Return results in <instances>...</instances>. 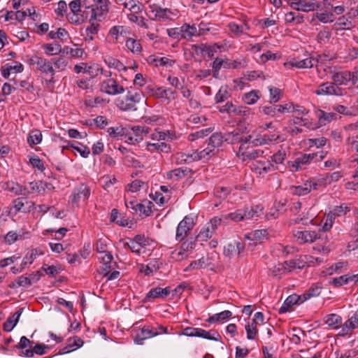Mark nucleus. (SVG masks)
Wrapping results in <instances>:
<instances>
[{
	"instance_id": "48",
	"label": "nucleus",
	"mask_w": 358,
	"mask_h": 358,
	"mask_svg": "<svg viewBox=\"0 0 358 358\" xmlns=\"http://www.w3.org/2000/svg\"><path fill=\"white\" fill-rule=\"evenodd\" d=\"M100 71L101 73L103 74V69L101 68L98 64L94 66H87L85 71H84L85 73L89 74L91 78H94L98 75V72Z\"/></svg>"
},
{
	"instance_id": "5",
	"label": "nucleus",
	"mask_w": 358,
	"mask_h": 358,
	"mask_svg": "<svg viewBox=\"0 0 358 358\" xmlns=\"http://www.w3.org/2000/svg\"><path fill=\"white\" fill-rule=\"evenodd\" d=\"M29 63L31 65H36V69L43 73H50L52 76L55 74L52 61H48L46 59L35 55L30 58Z\"/></svg>"
},
{
	"instance_id": "37",
	"label": "nucleus",
	"mask_w": 358,
	"mask_h": 358,
	"mask_svg": "<svg viewBox=\"0 0 358 358\" xmlns=\"http://www.w3.org/2000/svg\"><path fill=\"white\" fill-rule=\"evenodd\" d=\"M148 149L152 152L154 150L158 151L159 152H165L168 153L171 151V147L169 145L166 143H148Z\"/></svg>"
},
{
	"instance_id": "50",
	"label": "nucleus",
	"mask_w": 358,
	"mask_h": 358,
	"mask_svg": "<svg viewBox=\"0 0 358 358\" xmlns=\"http://www.w3.org/2000/svg\"><path fill=\"white\" fill-rule=\"evenodd\" d=\"M252 141V139L251 135H248L247 136L241 138L238 140V142L241 143L238 150V153L245 150H248L249 148V145H247V144H251Z\"/></svg>"
},
{
	"instance_id": "26",
	"label": "nucleus",
	"mask_w": 358,
	"mask_h": 358,
	"mask_svg": "<svg viewBox=\"0 0 358 358\" xmlns=\"http://www.w3.org/2000/svg\"><path fill=\"white\" fill-rule=\"evenodd\" d=\"M125 205L127 208H131L135 213H139L140 215H150L151 213V208L148 207L145 208L143 204L138 203L136 201H125Z\"/></svg>"
},
{
	"instance_id": "61",
	"label": "nucleus",
	"mask_w": 358,
	"mask_h": 358,
	"mask_svg": "<svg viewBox=\"0 0 358 358\" xmlns=\"http://www.w3.org/2000/svg\"><path fill=\"white\" fill-rule=\"evenodd\" d=\"M180 29L181 38H191L192 37V34L189 30V24H184L180 27Z\"/></svg>"
},
{
	"instance_id": "32",
	"label": "nucleus",
	"mask_w": 358,
	"mask_h": 358,
	"mask_svg": "<svg viewBox=\"0 0 358 358\" xmlns=\"http://www.w3.org/2000/svg\"><path fill=\"white\" fill-rule=\"evenodd\" d=\"M321 292L322 287L319 284L313 285L307 292L301 295V296H302V301L304 302L312 297L319 296Z\"/></svg>"
},
{
	"instance_id": "13",
	"label": "nucleus",
	"mask_w": 358,
	"mask_h": 358,
	"mask_svg": "<svg viewBox=\"0 0 358 358\" xmlns=\"http://www.w3.org/2000/svg\"><path fill=\"white\" fill-rule=\"evenodd\" d=\"M214 155L215 150L210 146H208L207 148L203 149L200 152L196 151L192 154H182V157H185L182 160L187 162V158H192L193 160H200L206 158L208 159L210 156Z\"/></svg>"
},
{
	"instance_id": "43",
	"label": "nucleus",
	"mask_w": 358,
	"mask_h": 358,
	"mask_svg": "<svg viewBox=\"0 0 358 358\" xmlns=\"http://www.w3.org/2000/svg\"><path fill=\"white\" fill-rule=\"evenodd\" d=\"M105 62L110 68H114L118 71L127 70V67L120 60L115 58L110 57L108 60H105Z\"/></svg>"
},
{
	"instance_id": "41",
	"label": "nucleus",
	"mask_w": 358,
	"mask_h": 358,
	"mask_svg": "<svg viewBox=\"0 0 358 358\" xmlns=\"http://www.w3.org/2000/svg\"><path fill=\"white\" fill-rule=\"evenodd\" d=\"M325 323L329 327L337 328L338 324L341 323V317L336 314H330L327 315Z\"/></svg>"
},
{
	"instance_id": "64",
	"label": "nucleus",
	"mask_w": 358,
	"mask_h": 358,
	"mask_svg": "<svg viewBox=\"0 0 358 358\" xmlns=\"http://www.w3.org/2000/svg\"><path fill=\"white\" fill-rule=\"evenodd\" d=\"M43 270L47 275L55 276L59 273V270L55 266H48L44 264L42 267Z\"/></svg>"
},
{
	"instance_id": "14",
	"label": "nucleus",
	"mask_w": 358,
	"mask_h": 358,
	"mask_svg": "<svg viewBox=\"0 0 358 358\" xmlns=\"http://www.w3.org/2000/svg\"><path fill=\"white\" fill-rule=\"evenodd\" d=\"M214 155L215 150L210 146H208L207 148L203 149L200 152L196 151L192 154H182V157H185L182 160L187 162V158H192L193 160H200L206 158L208 159L210 156Z\"/></svg>"
},
{
	"instance_id": "46",
	"label": "nucleus",
	"mask_w": 358,
	"mask_h": 358,
	"mask_svg": "<svg viewBox=\"0 0 358 358\" xmlns=\"http://www.w3.org/2000/svg\"><path fill=\"white\" fill-rule=\"evenodd\" d=\"M108 132L111 137H116L118 136H127V130L126 128L118 127H110L108 129Z\"/></svg>"
},
{
	"instance_id": "38",
	"label": "nucleus",
	"mask_w": 358,
	"mask_h": 358,
	"mask_svg": "<svg viewBox=\"0 0 358 358\" xmlns=\"http://www.w3.org/2000/svg\"><path fill=\"white\" fill-rule=\"evenodd\" d=\"M42 141V134L39 130L34 129L29 132L27 142L31 145L39 144Z\"/></svg>"
},
{
	"instance_id": "57",
	"label": "nucleus",
	"mask_w": 358,
	"mask_h": 358,
	"mask_svg": "<svg viewBox=\"0 0 358 358\" xmlns=\"http://www.w3.org/2000/svg\"><path fill=\"white\" fill-rule=\"evenodd\" d=\"M29 188L31 192L40 193L42 190H45V187L42 181L40 180L29 182Z\"/></svg>"
},
{
	"instance_id": "28",
	"label": "nucleus",
	"mask_w": 358,
	"mask_h": 358,
	"mask_svg": "<svg viewBox=\"0 0 358 358\" xmlns=\"http://www.w3.org/2000/svg\"><path fill=\"white\" fill-rule=\"evenodd\" d=\"M192 171L190 169L185 168H178L174 170H172L167 173V178L168 179H174L176 180H178L183 177H185L189 173H192Z\"/></svg>"
},
{
	"instance_id": "12",
	"label": "nucleus",
	"mask_w": 358,
	"mask_h": 358,
	"mask_svg": "<svg viewBox=\"0 0 358 358\" xmlns=\"http://www.w3.org/2000/svg\"><path fill=\"white\" fill-rule=\"evenodd\" d=\"M245 250V244L240 241L228 243L224 248V255L231 258L235 254L240 255Z\"/></svg>"
},
{
	"instance_id": "7",
	"label": "nucleus",
	"mask_w": 358,
	"mask_h": 358,
	"mask_svg": "<svg viewBox=\"0 0 358 358\" xmlns=\"http://www.w3.org/2000/svg\"><path fill=\"white\" fill-rule=\"evenodd\" d=\"M275 166L268 159L255 161L252 164V169L258 174H266L275 170Z\"/></svg>"
},
{
	"instance_id": "56",
	"label": "nucleus",
	"mask_w": 358,
	"mask_h": 358,
	"mask_svg": "<svg viewBox=\"0 0 358 358\" xmlns=\"http://www.w3.org/2000/svg\"><path fill=\"white\" fill-rule=\"evenodd\" d=\"M215 231H213L212 229H209V227H208L206 229L203 230V231H201L196 236V239L201 241H206L207 240L208 238H210L212 237L213 236V234L214 233Z\"/></svg>"
},
{
	"instance_id": "45",
	"label": "nucleus",
	"mask_w": 358,
	"mask_h": 358,
	"mask_svg": "<svg viewBox=\"0 0 358 358\" xmlns=\"http://www.w3.org/2000/svg\"><path fill=\"white\" fill-rule=\"evenodd\" d=\"M269 92H270V102L271 103H276L278 102L282 96V90L279 88L275 87H269Z\"/></svg>"
},
{
	"instance_id": "63",
	"label": "nucleus",
	"mask_w": 358,
	"mask_h": 358,
	"mask_svg": "<svg viewBox=\"0 0 358 358\" xmlns=\"http://www.w3.org/2000/svg\"><path fill=\"white\" fill-rule=\"evenodd\" d=\"M22 235H17L14 231H9L5 236L6 242L12 244L18 239H22Z\"/></svg>"
},
{
	"instance_id": "19",
	"label": "nucleus",
	"mask_w": 358,
	"mask_h": 358,
	"mask_svg": "<svg viewBox=\"0 0 358 358\" xmlns=\"http://www.w3.org/2000/svg\"><path fill=\"white\" fill-rule=\"evenodd\" d=\"M302 303H303V301H302V296H301V295L292 294L285 299L278 312L280 314L285 313L289 311V309L293 305L301 304Z\"/></svg>"
},
{
	"instance_id": "6",
	"label": "nucleus",
	"mask_w": 358,
	"mask_h": 358,
	"mask_svg": "<svg viewBox=\"0 0 358 358\" xmlns=\"http://www.w3.org/2000/svg\"><path fill=\"white\" fill-rule=\"evenodd\" d=\"M344 90L340 88L334 83H324L319 85L315 94L317 95H336L342 96Z\"/></svg>"
},
{
	"instance_id": "11",
	"label": "nucleus",
	"mask_w": 358,
	"mask_h": 358,
	"mask_svg": "<svg viewBox=\"0 0 358 358\" xmlns=\"http://www.w3.org/2000/svg\"><path fill=\"white\" fill-rule=\"evenodd\" d=\"M291 108H294V104L290 102L285 105L264 106L262 110L266 115L274 116L277 112L280 113L290 112Z\"/></svg>"
},
{
	"instance_id": "1",
	"label": "nucleus",
	"mask_w": 358,
	"mask_h": 358,
	"mask_svg": "<svg viewBox=\"0 0 358 358\" xmlns=\"http://www.w3.org/2000/svg\"><path fill=\"white\" fill-rule=\"evenodd\" d=\"M117 105L120 110L124 111L145 110L146 100L142 93L128 91L124 98L117 99Z\"/></svg>"
},
{
	"instance_id": "51",
	"label": "nucleus",
	"mask_w": 358,
	"mask_h": 358,
	"mask_svg": "<svg viewBox=\"0 0 358 358\" xmlns=\"http://www.w3.org/2000/svg\"><path fill=\"white\" fill-rule=\"evenodd\" d=\"M314 160V155L303 154L297 157V163H300L301 166L310 164Z\"/></svg>"
},
{
	"instance_id": "47",
	"label": "nucleus",
	"mask_w": 358,
	"mask_h": 358,
	"mask_svg": "<svg viewBox=\"0 0 358 358\" xmlns=\"http://www.w3.org/2000/svg\"><path fill=\"white\" fill-rule=\"evenodd\" d=\"M213 129L211 128H206L205 129H201L200 131H198L195 133H192L189 134L188 139L189 141H194L196 138H203L204 136H206L208 135Z\"/></svg>"
},
{
	"instance_id": "54",
	"label": "nucleus",
	"mask_w": 358,
	"mask_h": 358,
	"mask_svg": "<svg viewBox=\"0 0 358 358\" xmlns=\"http://www.w3.org/2000/svg\"><path fill=\"white\" fill-rule=\"evenodd\" d=\"M107 242L108 240L106 238H99L96 241V250L97 252L103 253L107 252Z\"/></svg>"
},
{
	"instance_id": "27",
	"label": "nucleus",
	"mask_w": 358,
	"mask_h": 358,
	"mask_svg": "<svg viewBox=\"0 0 358 358\" xmlns=\"http://www.w3.org/2000/svg\"><path fill=\"white\" fill-rule=\"evenodd\" d=\"M245 220L257 219L263 214V207L261 206H252L243 210Z\"/></svg>"
},
{
	"instance_id": "8",
	"label": "nucleus",
	"mask_w": 358,
	"mask_h": 358,
	"mask_svg": "<svg viewBox=\"0 0 358 358\" xmlns=\"http://www.w3.org/2000/svg\"><path fill=\"white\" fill-rule=\"evenodd\" d=\"M294 236L301 243H313L321 238V234L315 231L305 230L294 232Z\"/></svg>"
},
{
	"instance_id": "42",
	"label": "nucleus",
	"mask_w": 358,
	"mask_h": 358,
	"mask_svg": "<svg viewBox=\"0 0 358 358\" xmlns=\"http://www.w3.org/2000/svg\"><path fill=\"white\" fill-rule=\"evenodd\" d=\"M126 46L133 53H140L142 50L141 43L133 38H129L126 41Z\"/></svg>"
},
{
	"instance_id": "34",
	"label": "nucleus",
	"mask_w": 358,
	"mask_h": 358,
	"mask_svg": "<svg viewBox=\"0 0 358 358\" xmlns=\"http://www.w3.org/2000/svg\"><path fill=\"white\" fill-rule=\"evenodd\" d=\"M290 190L293 195H296L299 196H304L310 192V186L309 184H306V182H305L303 185L291 186Z\"/></svg>"
},
{
	"instance_id": "4",
	"label": "nucleus",
	"mask_w": 358,
	"mask_h": 358,
	"mask_svg": "<svg viewBox=\"0 0 358 358\" xmlns=\"http://www.w3.org/2000/svg\"><path fill=\"white\" fill-rule=\"evenodd\" d=\"M217 332L213 330L207 331L203 329L194 327H186L182 331V334L187 336L201 337L208 340L217 341L218 339L213 336Z\"/></svg>"
},
{
	"instance_id": "36",
	"label": "nucleus",
	"mask_w": 358,
	"mask_h": 358,
	"mask_svg": "<svg viewBox=\"0 0 358 358\" xmlns=\"http://www.w3.org/2000/svg\"><path fill=\"white\" fill-rule=\"evenodd\" d=\"M223 143V136L220 132H216L211 135L208 139V145L215 150V148L220 147Z\"/></svg>"
},
{
	"instance_id": "20",
	"label": "nucleus",
	"mask_w": 358,
	"mask_h": 358,
	"mask_svg": "<svg viewBox=\"0 0 358 358\" xmlns=\"http://www.w3.org/2000/svg\"><path fill=\"white\" fill-rule=\"evenodd\" d=\"M171 293L169 287L165 288L155 287L151 289L146 294L145 299L150 301L156 298H166Z\"/></svg>"
},
{
	"instance_id": "2",
	"label": "nucleus",
	"mask_w": 358,
	"mask_h": 358,
	"mask_svg": "<svg viewBox=\"0 0 358 358\" xmlns=\"http://www.w3.org/2000/svg\"><path fill=\"white\" fill-rule=\"evenodd\" d=\"M194 227V222L193 218L189 216H185L178 225L176 239L178 241H183L188 236V234Z\"/></svg>"
},
{
	"instance_id": "40",
	"label": "nucleus",
	"mask_w": 358,
	"mask_h": 358,
	"mask_svg": "<svg viewBox=\"0 0 358 358\" xmlns=\"http://www.w3.org/2000/svg\"><path fill=\"white\" fill-rule=\"evenodd\" d=\"M259 91L252 90L250 92L245 93L243 96V101L249 105L254 104L259 99Z\"/></svg>"
},
{
	"instance_id": "33",
	"label": "nucleus",
	"mask_w": 358,
	"mask_h": 358,
	"mask_svg": "<svg viewBox=\"0 0 358 358\" xmlns=\"http://www.w3.org/2000/svg\"><path fill=\"white\" fill-rule=\"evenodd\" d=\"M347 265H348L347 262H337L335 264L332 265L331 266L322 271L321 273V275H322V276L331 275L335 273H340L342 268H343L345 266H346Z\"/></svg>"
},
{
	"instance_id": "22",
	"label": "nucleus",
	"mask_w": 358,
	"mask_h": 358,
	"mask_svg": "<svg viewBox=\"0 0 358 358\" xmlns=\"http://www.w3.org/2000/svg\"><path fill=\"white\" fill-rule=\"evenodd\" d=\"M23 308H20L13 315L9 317L3 324V329L5 331H10L17 324L20 315H22Z\"/></svg>"
},
{
	"instance_id": "62",
	"label": "nucleus",
	"mask_w": 358,
	"mask_h": 358,
	"mask_svg": "<svg viewBox=\"0 0 358 358\" xmlns=\"http://www.w3.org/2000/svg\"><path fill=\"white\" fill-rule=\"evenodd\" d=\"M29 162L34 167L37 168L38 170L43 171L45 169L43 162L38 157H31Z\"/></svg>"
},
{
	"instance_id": "16",
	"label": "nucleus",
	"mask_w": 358,
	"mask_h": 358,
	"mask_svg": "<svg viewBox=\"0 0 358 358\" xmlns=\"http://www.w3.org/2000/svg\"><path fill=\"white\" fill-rule=\"evenodd\" d=\"M113 257L109 252H106V255L101 257L103 265L100 268L99 273L103 276L108 275L113 268V266L116 264L115 262H113Z\"/></svg>"
},
{
	"instance_id": "17",
	"label": "nucleus",
	"mask_w": 358,
	"mask_h": 358,
	"mask_svg": "<svg viewBox=\"0 0 358 358\" xmlns=\"http://www.w3.org/2000/svg\"><path fill=\"white\" fill-rule=\"evenodd\" d=\"M84 342L78 336L69 338L66 341V345L59 351V354H66L83 346Z\"/></svg>"
},
{
	"instance_id": "18",
	"label": "nucleus",
	"mask_w": 358,
	"mask_h": 358,
	"mask_svg": "<svg viewBox=\"0 0 358 358\" xmlns=\"http://www.w3.org/2000/svg\"><path fill=\"white\" fill-rule=\"evenodd\" d=\"M318 60L313 58L309 57L300 61H289L284 64L285 66H290L291 67H296L299 69L303 68H311L314 65H317Z\"/></svg>"
},
{
	"instance_id": "21",
	"label": "nucleus",
	"mask_w": 358,
	"mask_h": 358,
	"mask_svg": "<svg viewBox=\"0 0 358 358\" xmlns=\"http://www.w3.org/2000/svg\"><path fill=\"white\" fill-rule=\"evenodd\" d=\"M351 76H352L351 71H345L334 73L331 78L334 83L338 86L345 85L347 82L350 81L352 77Z\"/></svg>"
},
{
	"instance_id": "52",
	"label": "nucleus",
	"mask_w": 358,
	"mask_h": 358,
	"mask_svg": "<svg viewBox=\"0 0 358 358\" xmlns=\"http://www.w3.org/2000/svg\"><path fill=\"white\" fill-rule=\"evenodd\" d=\"M229 93L227 90V89H224L223 87H221L218 92L216 94L215 96V100L216 103H221L225 101L229 97Z\"/></svg>"
},
{
	"instance_id": "55",
	"label": "nucleus",
	"mask_w": 358,
	"mask_h": 358,
	"mask_svg": "<svg viewBox=\"0 0 358 358\" xmlns=\"http://www.w3.org/2000/svg\"><path fill=\"white\" fill-rule=\"evenodd\" d=\"M93 20H92L90 22V25L87 27L85 29L86 31V36L94 35L98 33L100 27V24L98 22H92Z\"/></svg>"
},
{
	"instance_id": "60",
	"label": "nucleus",
	"mask_w": 358,
	"mask_h": 358,
	"mask_svg": "<svg viewBox=\"0 0 358 358\" xmlns=\"http://www.w3.org/2000/svg\"><path fill=\"white\" fill-rule=\"evenodd\" d=\"M228 27L230 31L235 35L238 36L243 33V26L238 25L235 22H230L228 24Z\"/></svg>"
},
{
	"instance_id": "29",
	"label": "nucleus",
	"mask_w": 358,
	"mask_h": 358,
	"mask_svg": "<svg viewBox=\"0 0 358 358\" xmlns=\"http://www.w3.org/2000/svg\"><path fill=\"white\" fill-rule=\"evenodd\" d=\"M358 281V274L348 276V275H341L338 278H334L330 282L331 284L335 287H341L343 285L348 284L350 281Z\"/></svg>"
},
{
	"instance_id": "58",
	"label": "nucleus",
	"mask_w": 358,
	"mask_h": 358,
	"mask_svg": "<svg viewBox=\"0 0 358 358\" xmlns=\"http://www.w3.org/2000/svg\"><path fill=\"white\" fill-rule=\"evenodd\" d=\"M239 154L243 157V159L254 160L258 158V152L255 150L252 151H248L245 150L239 152Z\"/></svg>"
},
{
	"instance_id": "3",
	"label": "nucleus",
	"mask_w": 358,
	"mask_h": 358,
	"mask_svg": "<svg viewBox=\"0 0 358 358\" xmlns=\"http://www.w3.org/2000/svg\"><path fill=\"white\" fill-rule=\"evenodd\" d=\"M100 90L109 95H116L124 92L123 86L120 85L113 78L103 81L100 85Z\"/></svg>"
},
{
	"instance_id": "9",
	"label": "nucleus",
	"mask_w": 358,
	"mask_h": 358,
	"mask_svg": "<svg viewBox=\"0 0 358 358\" xmlns=\"http://www.w3.org/2000/svg\"><path fill=\"white\" fill-rule=\"evenodd\" d=\"M90 195V189L84 184L73 190L71 197L72 204H77L80 201H85Z\"/></svg>"
},
{
	"instance_id": "53",
	"label": "nucleus",
	"mask_w": 358,
	"mask_h": 358,
	"mask_svg": "<svg viewBox=\"0 0 358 358\" xmlns=\"http://www.w3.org/2000/svg\"><path fill=\"white\" fill-rule=\"evenodd\" d=\"M285 151L280 150L271 157V162H274L276 164H282L285 159Z\"/></svg>"
},
{
	"instance_id": "35",
	"label": "nucleus",
	"mask_w": 358,
	"mask_h": 358,
	"mask_svg": "<svg viewBox=\"0 0 358 358\" xmlns=\"http://www.w3.org/2000/svg\"><path fill=\"white\" fill-rule=\"evenodd\" d=\"M224 69H240L245 68L247 66V60L242 59L241 60L224 59Z\"/></svg>"
},
{
	"instance_id": "49",
	"label": "nucleus",
	"mask_w": 358,
	"mask_h": 358,
	"mask_svg": "<svg viewBox=\"0 0 358 358\" xmlns=\"http://www.w3.org/2000/svg\"><path fill=\"white\" fill-rule=\"evenodd\" d=\"M320 113L322 114L319 116V120L324 124H326L327 122H330L331 120H335L337 117L336 113H326L322 110H320Z\"/></svg>"
},
{
	"instance_id": "44",
	"label": "nucleus",
	"mask_w": 358,
	"mask_h": 358,
	"mask_svg": "<svg viewBox=\"0 0 358 358\" xmlns=\"http://www.w3.org/2000/svg\"><path fill=\"white\" fill-rule=\"evenodd\" d=\"M243 214H244L243 210L239 209L234 213H231L227 215H224L223 218L225 220H227L229 218H230L231 220H234L235 222H239L243 220H245V217H244Z\"/></svg>"
},
{
	"instance_id": "24",
	"label": "nucleus",
	"mask_w": 358,
	"mask_h": 358,
	"mask_svg": "<svg viewBox=\"0 0 358 358\" xmlns=\"http://www.w3.org/2000/svg\"><path fill=\"white\" fill-rule=\"evenodd\" d=\"M357 327H358V312H355L342 326V334H348Z\"/></svg>"
},
{
	"instance_id": "15",
	"label": "nucleus",
	"mask_w": 358,
	"mask_h": 358,
	"mask_svg": "<svg viewBox=\"0 0 358 358\" xmlns=\"http://www.w3.org/2000/svg\"><path fill=\"white\" fill-rule=\"evenodd\" d=\"M147 89L150 90L151 94L152 96H156L157 98H163L167 99H175L176 92L171 88L165 89L164 87H160L154 89L148 87Z\"/></svg>"
},
{
	"instance_id": "59",
	"label": "nucleus",
	"mask_w": 358,
	"mask_h": 358,
	"mask_svg": "<svg viewBox=\"0 0 358 358\" xmlns=\"http://www.w3.org/2000/svg\"><path fill=\"white\" fill-rule=\"evenodd\" d=\"M31 343L32 342L24 336L21 337L20 342L15 345V348L21 350V352L22 353V351H24V349L27 346L30 347Z\"/></svg>"
},
{
	"instance_id": "10",
	"label": "nucleus",
	"mask_w": 358,
	"mask_h": 358,
	"mask_svg": "<svg viewBox=\"0 0 358 358\" xmlns=\"http://www.w3.org/2000/svg\"><path fill=\"white\" fill-rule=\"evenodd\" d=\"M97 6L96 8H92L90 21L101 17L108 12L109 0H94Z\"/></svg>"
},
{
	"instance_id": "23",
	"label": "nucleus",
	"mask_w": 358,
	"mask_h": 358,
	"mask_svg": "<svg viewBox=\"0 0 358 358\" xmlns=\"http://www.w3.org/2000/svg\"><path fill=\"white\" fill-rule=\"evenodd\" d=\"M320 7L318 3H306L305 1L298 0L294 2L292 8L296 10H301L303 12L313 11Z\"/></svg>"
},
{
	"instance_id": "39",
	"label": "nucleus",
	"mask_w": 358,
	"mask_h": 358,
	"mask_svg": "<svg viewBox=\"0 0 358 358\" xmlns=\"http://www.w3.org/2000/svg\"><path fill=\"white\" fill-rule=\"evenodd\" d=\"M43 48L45 50V52L49 55H57L62 52V47L60 44L57 42L54 43L52 44H44L43 45Z\"/></svg>"
},
{
	"instance_id": "30",
	"label": "nucleus",
	"mask_w": 358,
	"mask_h": 358,
	"mask_svg": "<svg viewBox=\"0 0 358 358\" xmlns=\"http://www.w3.org/2000/svg\"><path fill=\"white\" fill-rule=\"evenodd\" d=\"M46 348H48V347L44 344H36L33 348L30 346L29 349L22 351V354L27 357H33L34 353L38 355H43L45 353V350Z\"/></svg>"
},
{
	"instance_id": "25",
	"label": "nucleus",
	"mask_w": 358,
	"mask_h": 358,
	"mask_svg": "<svg viewBox=\"0 0 358 358\" xmlns=\"http://www.w3.org/2000/svg\"><path fill=\"white\" fill-rule=\"evenodd\" d=\"M268 236V233L266 229H259L253 231L245 235V238L260 243L264 239H267Z\"/></svg>"
},
{
	"instance_id": "31",
	"label": "nucleus",
	"mask_w": 358,
	"mask_h": 358,
	"mask_svg": "<svg viewBox=\"0 0 358 358\" xmlns=\"http://www.w3.org/2000/svg\"><path fill=\"white\" fill-rule=\"evenodd\" d=\"M157 334L158 333L157 331H153L152 329L143 327L141 329L140 334L136 336L134 341L137 344L141 345L144 340L153 337Z\"/></svg>"
}]
</instances>
